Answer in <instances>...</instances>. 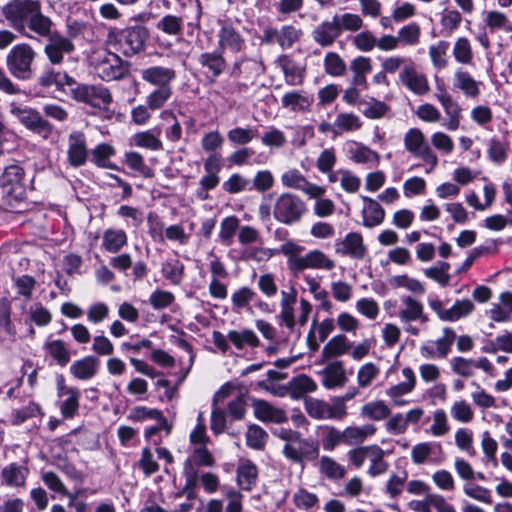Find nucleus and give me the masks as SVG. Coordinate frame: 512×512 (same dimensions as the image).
I'll list each match as a JSON object with an SVG mask.
<instances>
[{
  "label": "nucleus",
  "instance_id": "obj_57",
  "mask_svg": "<svg viewBox=\"0 0 512 512\" xmlns=\"http://www.w3.org/2000/svg\"><path fill=\"white\" fill-rule=\"evenodd\" d=\"M183 17L165 15L156 24V28L168 35H179L182 32Z\"/></svg>",
  "mask_w": 512,
  "mask_h": 512
},
{
  "label": "nucleus",
  "instance_id": "obj_58",
  "mask_svg": "<svg viewBox=\"0 0 512 512\" xmlns=\"http://www.w3.org/2000/svg\"><path fill=\"white\" fill-rule=\"evenodd\" d=\"M0 329H2L12 341L15 340L17 332L12 323L10 304L6 299L0 301Z\"/></svg>",
  "mask_w": 512,
  "mask_h": 512
},
{
  "label": "nucleus",
  "instance_id": "obj_33",
  "mask_svg": "<svg viewBox=\"0 0 512 512\" xmlns=\"http://www.w3.org/2000/svg\"><path fill=\"white\" fill-rule=\"evenodd\" d=\"M228 340L235 346L236 349L242 350L246 346L256 348L260 344V340L255 332L251 329L230 330L227 334Z\"/></svg>",
  "mask_w": 512,
  "mask_h": 512
},
{
  "label": "nucleus",
  "instance_id": "obj_49",
  "mask_svg": "<svg viewBox=\"0 0 512 512\" xmlns=\"http://www.w3.org/2000/svg\"><path fill=\"white\" fill-rule=\"evenodd\" d=\"M319 471L330 480H339L346 475L345 467L329 456H322L320 458Z\"/></svg>",
  "mask_w": 512,
  "mask_h": 512
},
{
  "label": "nucleus",
  "instance_id": "obj_5",
  "mask_svg": "<svg viewBox=\"0 0 512 512\" xmlns=\"http://www.w3.org/2000/svg\"><path fill=\"white\" fill-rule=\"evenodd\" d=\"M36 52L26 43L17 44L12 47L7 55V67L10 73L21 80H28L33 75L32 64Z\"/></svg>",
  "mask_w": 512,
  "mask_h": 512
},
{
  "label": "nucleus",
  "instance_id": "obj_38",
  "mask_svg": "<svg viewBox=\"0 0 512 512\" xmlns=\"http://www.w3.org/2000/svg\"><path fill=\"white\" fill-rule=\"evenodd\" d=\"M185 485L181 491L176 494V497L185 496L187 500L191 501L196 498V486L198 482L197 471L192 466V461L187 459L184 463Z\"/></svg>",
  "mask_w": 512,
  "mask_h": 512
},
{
  "label": "nucleus",
  "instance_id": "obj_41",
  "mask_svg": "<svg viewBox=\"0 0 512 512\" xmlns=\"http://www.w3.org/2000/svg\"><path fill=\"white\" fill-rule=\"evenodd\" d=\"M316 382L307 375H299L290 382V395L294 399H300L307 393L316 391Z\"/></svg>",
  "mask_w": 512,
  "mask_h": 512
},
{
  "label": "nucleus",
  "instance_id": "obj_47",
  "mask_svg": "<svg viewBox=\"0 0 512 512\" xmlns=\"http://www.w3.org/2000/svg\"><path fill=\"white\" fill-rule=\"evenodd\" d=\"M184 264L178 259H171L162 264L161 272L173 285H180L184 278Z\"/></svg>",
  "mask_w": 512,
  "mask_h": 512
},
{
  "label": "nucleus",
  "instance_id": "obj_25",
  "mask_svg": "<svg viewBox=\"0 0 512 512\" xmlns=\"http://www.w3.org/2000/svg\"><path fill=\"white\" fill-rule=\"evenodd\" d=\"M29 469L17 463H10L1 471L2 484L10 487H22L25 485Z\"/></svg>",
  "mask_w": 512,
  "mask_h": 512
},
{
  "label": "nucleus",
  "instance_id": "obj_61",
  "mask_svg": "<svg viewBox=\"0 0 512 512\" xmlns=\"http://www.w3.org/2000/svg\"><path fill=\"white\" fill-rule=\"evenodd\" d=\"M453 55L457 62L461 64H470L473 59V52L470 42L465 37L456 40L453 47Z\"/></svg>",
  "mask_w": 512,
  "mask_h": 512
},
{
  "label": "nucleus",
  "instance_id": "obj_7",
  "mask_svg": "<svg viewBox=\"0 0 512 512\" xmlns=\"http://www.w3.org/2000/svg\"><path fill=\"white\" fill-rule=\"evenodd\" d=\"M113 36L123 54L133 56L144 50L145 43L149 38V32L147 28L138 25L120 30L116 34L111 32L109 38L111 39Z\"/></svg>",
  "mask_w": 512,
  "mask_h": 512
},
{
  "label": "nucleus",
  "instance_id": "obj_10",
  "mask_svg": "<svg viewBox=\"0 0 512 512\" xmlns=\"http://www.w3.org/2000/svg\"><path fill=\"white\" fill-rule=\"evenodd\" d=\"M283 455L294 463L314 460L319 456V446L310 439L303 438L301 433L283 447Z\"/></svg>",
  "mask_w": 512,
  "mask_h": 512
},
{
  "label": "nucleus",
  "instance_id": "obj_13",
  "mask_svg": "<svg viewBox=\"0 0 512 512\" xmlns=\"http://www.w3.org/2000/svg\"><path fill=\"white\" fill-rule=\"evenodd\" d=\"M199 65L203 69V73L209 83L213 84L218 77L225 71L227 62L223 53L219 50L212 52H204L198 56Z\"/></svg>",
  "mask_w": 512,
  "mask_h": 512
},
{
  "label": "nucleus",
  "instance_id": "obj_3",
  "mask_svg": "<svg viewBox=\"0 0 512 512\" xmlns=\"http://www.w3.org/2000/svg\"><path fill=\"white\" fill-rule=\"evenodd\" d=\"M24 175V169L17 164H13L7 166L0 176L2 195L11 206L14 202H22L26 198Z\"/></svg>",
  "mask_w": 512,
  "mask_h": 512
},
{
  "label": "nucleus",
  "instance_id": "obj_30",
  "mask_svg": "<svg viewBox=\"0 0 512 512\" xmlns=\"http://www.w3.org/2000/svg\"><path fill=\"white\" fill-rule=\"evenodd\" d=\"M352 344L348 342L347 337L344 334H338L332 337L322 349V360L326 362L331 358H335L344 355L349 351Z\"/></svg>",
  "mask_w": 512,
  "mask_h": 512
},
{
  "label": "nucleus",
  "instance_id": "obj_32",
  "mask_svg": "<svg viewBox=\"0 0 512 512\" xmlns=\"http://www.w3.org/2000/svg\"><path fill=\"white\" fill-rule=\"evenodd\" d=\"M258 468L250 460L240 464L237 468V483L241 489L250 491L257 482Z\"/></svg>",
  "mask_w": 512,
  "mask_h": 512
},
{
  "label": "nucleus",
  "instance_id": "obj_42",
  "mask_svg": "<svg viewBox=\"0 0 512 512\" xmlns=\"http://www.w3.org/2000/svg\"><path fill=\"white\" fill-rule=\"evenodd\" d=\"M246 445L256 451L265 449L268 433L257 424H250L245 433Z\"/></svg>",
  "mask_w": 512,
  "mask_h": 512
},
{
  "label": "nucleus",
  "instance_id": "obj_51",
  "mask_svg": "<svg viewBox=\"0 0 512 512\" xmlns=\"http://www.w3.org/2000/svg\"><path fill=\"white\" fill-rule=\"evenodd\" d=\"M133 144L137 147L146 148L153 151L163 149V144L158 136L151 130L138 132L132 137Z\"/></svg>",
  "mask_w": 512,
  "mask_h": 512
},
{
  "label": "nucleus",
  "instance_id": "obj_43",
  "mask_svg": "<svg viewBox=\"0 0 512 512\" xmlns=\"http://www.w3.org/2000/svg\"><path fill=\"white\" fill-rule=\"evenodd\" d=\"M258 137V130L251 127H234L227 132L229 142L234 146H243Z\"/></svg>",
  "mask_w": 512,
  "mask_h": 512
},
{
  "label": "nucleus",
  "instance_id": "obj_46",
  "mask_svg": "<svg viewBox=\"0 0 512 512\" xmlns=\"http://www.w3.org/2000/svg\"><path fill=\"white\" fill-rule=\"evenodd\" d=\"M390 414V408L381 400L368 402L361 408V416L374 421L384 420Z\"/></svg>",
  "mask_w": 512,
  "mask_h": 512
},
{
  "label": "nucleus",
  "instance_id": "obj_22",
  "mask_svg": "<svg viewBox=\"0 0 512 512\" xmlns=\"http://www.w3.org/2000/svg\"><path fill=\"white\" fill-rule=\"evenodd\" d=\"M284 73L286 83L291 86L301 85L305 77V68L298 65L290 56L281 55L276 60Z\"/></svg>",
  "mask_w": 512,
  "mask_h": 512
},
{
  "label": "nucleus",
  "instance_id": "obj_23",
  "mask_svg": "<svg viewBox=\"0 0 512 512\" xmlns=\"http://www.w3.org/2000/svg\"><path fill=\"white\" fill-rule=\"evenodd\" d=\"M255 417L262 422L284 423L287 415L283 409L269 404L265 400H255L253 403Z\"/></svg>",
  "mask_w": 512,
  "mask_h": 512
},
{
  "label": "nucleus",
  "instance_id": "obj_36",
  "mask_svg": "<svg viewBox=\"0 0 512 512\" xmlns=\"http://www.w3.org/2000/svg\"><path fill=\"white\" fill-rule=\"evenodd\" d=\"M115 154V148L108 143L98 144L91 151V161L98 167L118 170L119 168L110 162V157Z\"/></svg>",
  "mask_w": 512,
  "mask_h": 512
},
{
  "label": "nucleus",
  "instance_id": "obj_27",
  "mask_svg": "<svg viewBox=\"0 0 512 512\" xmlns=\"http://www.w3.org/2000/svg\"><path fill=\"white\" fill-rule=\"evenodd\" d=\"M480 82L476 81L467 71L458 69L454 75L453 86L463 92L468 98H477L480 95Z\"/></svg>",
  "mask_w": 512,
  "mask_h": 512
},
{
  "label": "nucleus",
  "instance_id": "obj_50",
  "mask_svg": "<svg viewBox=\"0 0 512 512\" xmlns=\"http://www.w3.org/2000/svg\"><path fill=\"white\" fill-rule=\"evenodd\" d=\"M435 448L440 452L442 451L440 443L422 442L416 444L411 450L412 462L416 465L424 464L433 454Z\"/></svg>",
  "mask_w": 512,
  "mask_h": 512
},
{
  "label": "nucleus",
  "instance_id": "obj_35",
  "mask_svg": "<svg viewBox=\"0 0 512 512\" xmlns=\"http://www.w3.org/2000/svg\"><path fill=\"white\" fill-rule=\"evenodd\" d=\"M376 427L366 424L362 427L350 426L343 430L344 444L348 446L361 444L369 436L374 435Z\"/></svg>",
  "mask_w": 512,
  "mask_h": 512
},
{
  "label": "nucleus",
  "instance_id": "obj_56",
  "mask_svg": "<svg viewBox=\"0 0 512 512\" xmlns=\"http://www.w3.org/2000/svg\"><path fill=\"white\" fill-rule=\"evenodd\" d=\"M325 72L333 77L342 76L346 72V64L336 52H328L324 58Z\"/></svg>",
  "mask_w": 512,
  "mask_h": 512
},
{
  "label": "nucleus",
  "instance_id": "obj_45",
  "mask_svg": "<svg viewBox=\"0 0 512 512\" xmlns=\"http://www.w3.org/2000/svg\"><path fill=\"white\" fill-rule=\"evenodd\" d=\"M130 418L134 421H143L147 418L155 419L158 422H161V425L164 427L166 434H170L171 425L168 423L167 419L163 416L162 412L158 409L147 408V407H136L133 409Z\"/></svg>",
  "mask_w": 512,
  "mask_h": 512
},
{
  "label": "nucleus",
  "instance_id": "obj_19",
  "mask_svg": "<svg viewBox=\"0 0 512 512\" xmlns=\"http://www.w3.org/2000/svg\"><path fill=\"white\" fill-rule=\"evenodd\" d=\"M337 19L338 14H335L331 20L323 21L312 31L313 40L321 47L333 45L335 40L340 37L341 31Z\"/></svg>",
  "mask_w": 512,
  "mask_h": 512
},
{
  "label": "nucleus",
  "instance_id": "obj_28",
  "mask_svg": "<svg viewBox=\"0 0 512 512\" xmlns=\"http://www.w3.org/2000/svg\"><path fill=\"white\" fill-rule=\"evenodd\" d=\"M349 68L353 73L351 84L353 86L367 88L366 75L372 70L371 59L365 56H358L351 61Z\"/></svg>",
  "mask_w": 512,
  "mask_h": 512
},
{
  "label": "nucleus",
  "instance_id": "obj_31",
  "mask_svg": "<svg viewBox=\"0 0 512 512\" xmlns=\"http://www.w3.org/2000/svg\"><path fill=\"white\" fill-rule=\"evenodd\" d=\"M128 237L123 229L108 228L103 233L102 247L109 253H117L127 245Z\"/></svg>",
  "mask_w": 512,
  "mask_h": 512
},
{
  "label": "nucleus",
  "instance_id": "obj_29",
  "mask_svg": "<svg viewBox=\"0 0 512 512\" xmlns=\"http://www.w3.org/2000/svg\"><path fill=\"white\" fill-rule=\"evenodd\" d=\"M347 154L349 159L355 163L379 162V155L376 151L356 141H351L347 144Z\"/></svg>",
  "mask_w": 512,
  "mask_h": 512
},
{
  "label": "nucleus",
  "instance_id": "obj_14",
  "mask_svg": "<svg viewBox=\"0 0 512 512\" xmlns=\"http://www.w3.org/2000/svg\"><path fill=\"white\" fill-rule=\"evenodd\" d=\"M89 157L86 136L81 131H73L68 136L67 160L68 163L78 168L86 164Z\"/></svg>",
  "mask_w": 512,
  "mask_h": 512
},
{
  "label": "nucleus",
  "instance_id": "obj_18",
  "mask_svg": "<svg viewBox=\"0 0 512 512\" xmlns=\"http://www.w3.org/2000/svg\"><path fill=\"white\" fill-rule=\"evenodd\" d=\"M335 251L342 256H349L353 259H363L366 254V247L361 234L357 232L348 233L344 239L335 243Z\"/></svg>",
  "mask_w": 512,
  "mask_h": 512
},
{
  "label": "nucleus",
  "instance_id": "obj_21",
  "mask_svg": "<svg viewBox=\"0 0 512 512\" xmlns=\"http://www.w3.org/2000/svg\"><path fill=\"white\" fill-rule=\"evenodd\" d=\"M319 374L322 376V385L327 389L343 387L347 382L342 361L329 363Z\"/></svg>",
  "mask_w": 512,
  "mask_h": 512
},
{
  "label": "nucleus",
  "instance_id": "obj_6",
  "mask_svg": "<svg viewBox=\"0 0 512 512\" xmlns=\"http://www.w3.org/2000/svg\"><path fill=\"white\" fill-rule=\"evenodd\" d=\"M94 69L103 81L120 80L129 70L128 65L115 53L100 51L93 57Z\"/></svg>",
  "mask_w": 512,
  "mask_h": 512
},
{
  "label": "nucleus",
  "instance_id": "obj_12",
  "mask_svg": "<svg viewBox=\"0 0 512 512\" xmlns=\"http://www.w3.org/2000/svg\"><path fill=\"white\" fill-rule=\"evenodd\" d=\"M300 29L292 25H284L280 29L268 26L260 37L261 44L272 45L278 43L282 49L291 48L301 37Z\"/></svg>",
  "mask_w": 512,
  "mask_h": 512
},
{
  "label": "nucleus",
  "instance_id": "obj_2",
  "mask_svg": "<svg viewBox=\"0 0 512 512\" xmlns=\"http://www.w3.org/2000/svg\"><path fill=\"white\" fill-rule=\"evenodd\" d=\"M305 202L292 193L280 194L273 205L274 219L284 225H292L299 222L306 213Z\"/></svg>",
  "mask_w": 512,
  "mask_h": 512
},
{
  "label": "nucleus",
  "instance_id": "obj_44",
  "mask_svg": "<svg viewBox=\"0 0 512 512\" xmlns=\"http://www.w3.org/2000/svg\"><path fill=\"white\" fill-rule=\"evenodd\" d=\"M227 391H224L223 388L220 389L213 397V410L211 413V430L215 434H221L226 429V415L224 410L217 407V401L219 397H226Z\"/></svg>",
  "mask_w": 512,
  "mask_h": 512
},
{
  "label": "nucleus",
  "instance_id": "obj_24",
  "mask_svg": "<svg viewBox=\"0 0 512 512\" xmlns=\"http://www.w3.org/2000/svg\"><path fill=\"white\" fill-rule=\"evenodd\" d=\"M99 369V360L95 356H86L80 360L74 361L69 370L74 378L78 380L92 379Z\"/></svg>",
  "mask_w": 512,
  "mask_h": 512
},
{
  "label": "nucleus",
  "instance_id": "obj_63",
  "mask_svg": "<svg viewBox=\"0 0 512 512\" xmlns=\"http://www.w3.org/2000/svg\"><path fill=\"white\" fill-rule=\"evenodd\" d=\"M352 44L359 51L369 52L377 47V38L370 30H364L353 36Z\"/></svg>",
  "mask_w": 512,
  "mask_h": 512
},
{
  "label": "nucleus",
  "instance_id": "obj_11",
  "mask_svg": "<svg viewBox=\"0 0 512 512\" xmlns=\"http://www.w3.org/2000/svg\"><path fill=\"white\" fill-rule=\"evenodd\" d=\"M218 50L222 53L229 51L234 54L241 53L246 48V40L238 29L229 21H218Z\"/></svg>",
  "mask_w": 512,
  "mask_h": 512
},
{
  "label": "nucleus",
  "instance_id": "obj_17",
  "mask_svg": "<svg viewBox=\"0 0 512 512\" xmlns=\"http://www.w3.org/2000/svg\"><path fill=\"white\" fill-rule=\"evenodd\" d=\"M334 267L335 262L328 258L322 251L316 249L293 262V274L297 275L299 272L308 268L332 270Z\"/></svg>",
  "mask_w": 512,
  "mask_h": 512
},
{
  "label": "nucleus",
  "instance_id": "obj_53",
  "mask_svg": "<svg viewBox=\"0 0 512 512\" xmlns=\"http://www.w3.org/2000/svg\"><path fill=\"white\" fill-rule=\"evenodd\" d=\"M338 135L344 132L356 131L361 128L362 122L354 113H339L335 119Z\"/></svg>",
  "mask_w": 512,
  "mask_h": 512
},
{
  "label": "nucleus",
  "instance_id": "obj_26",
  "mask_svg": "<svg viewBox=\"0 0 512 512\" xmlns=\"http://www.w3.org/2000/svg\"><path fill=\"white\" fill-rule=\"evenodd\" d=\"M365 205L362 211L363 225L372 228L380 225L385 218V211L382 206L372 198L362 197Z\"/></svg>",
  "mask_w": 512,
  "mask_h": 512
},
{
  "label": "nucleus",
  "instance_id": "obj_8",
  "mask_svg": "<svg viewBox=\"0 0 512 512\" xmlns=\"http://www.w3.org/2000/svg\"><path fill=\"white\" fill-rule=\"evenodd\" d=\"M52 27H49L48 35L38 37L47 39L43 52L51 65L58 66L64 62L65 55L75 51V45L65 35L52 31Z\"/></svg>",
  "mask_w": 512,
  "mask_h": 512
},
{
  "label": "nucleus",
  "instance_id": "obj_64",
  "mask_svg": "<svg viewBox=\"0 0 512 512\" xmlns=\"http://www.w3.org/2000/svg\"><path fill=\"white\" fill-rule=\"evenodd\" d=\"M448 49L449 43L444 40H441L436 45L429 47V56L436 68L442 69L447 66L446 53Z\"/></svg>",
  "mask_w": 512,
  "mask_h": 512
},
{
  "label": "nucleus",
  "instance_id": "obj_15",
  "mask_svg": "<svg viewBox=\"0 0 512 512\" xmlns=\"http://www.w3.org/2000/svg\"><path fill=\"white\" fill-rule=\"evenodd\" d=\"M11 113L15 115L26 128L33 132L46 136L52 131L50 123L34 109L12 106Z\"/></svg>",
  "mask_w": 512,
  "mask_h": 512
},
{
  "label": "nucleus",
  "instance_id": "obj_52",
  "mask_svg": "<svg viewBox=\"0 0 512 512\" xmlns=\"http://www.w3.org/2000/svg\"><path fill=\"white\" fill-rule=\"evenodd\" d=\"M509 143L505 139L491 138L488 142V157L497 164L503 163L507 158Z\"/></svg>",
  "mask_w": 512,
  "mask_h": 512
},
{
  "label": "nucleus",
  "instance_id": "obj_59",
  "mask_svg": "<svg viewBox=\"0 0 512 512\" xmlns=\"http://www.w3.org/2000/svg\"><path fill=\"white\" fill-rule=\"evenodd\" d=\"M125 162L131 169L139 172L146 178L154 176V171L145 164L143 156L138 152L131 151L126 153Z\"/></svg>",
  "mask_w": 512,
  "mask_h": 512
},
{
  "label": "nucleus",
  "instance_id": "obj_48",
  "mask_svg": "<svg viewBox=\"0 0 512 512\" xmlns=\"http://www.w3.org/2000/svg\"><path fill=\"white\" fill-rule=\"evenodd\" d=\"M65 396L66 398L59 402V409L64 418L71 419L78 413L81 393L77 388H72Z\"/></svg>",
  "mask_w": 512,
  "mask_h": 512
},
{
  "label": "nucleus",
  "instance_id": "obj_4",
  "mask_svg": "<svg viewBox=\"0 0 512 512\" xmlns=\"http://www.w3.org/2000/svg\"><path fill=\"white\" fill-rule=\"evenodd\" d=\"M71 98L98 110H108L113 101L112 93L102 84L83 83L71 90Z\"/></svg>",
  "mask_w": 512,
  "mask_h": 512
},
{
  "label": "nucleus",
  "instance_id": "obj_1",
  "mask_svg": "<svg viewBox=\"0 0 512 512\" xmlns=\"http://www.w3.org/2000/svg\"><path fill=\"white\" fill-rule=\"evenodd\" d=\"M10 27L28 38L46 36L53 26L50 17L42 13L40 0H11L1 9Z\"/></svg>",
  "mask_w": 512,
  "mask_h": 512
},
{
  "label": "nucleus",
  "instance_id": "obj_55",
  "mask_svg": "<svg viewBox=\"0 0 512 512\" xmlns=\"http://www.w3.org/2000/svg\"><path fill=\"white\" fill-rule=\"evenodd\" d=\"M421 29L418 23L411 22L398 30L400 44L415 46L420 41Z\"/></svg>",
  "mask_w": 512,
  "mask_h": 512
},
{
  "label": "nucleus",
  "instance_id": "obj_34",
  "mask_svg": "<svg viewBox=\"0 0 512 512\" xmlns=\"http://www.w3.org/2000/svg\"><path fill=\"white\" fill-rule=\"evenodd\" d=\"M402 303L404 304V308L399 311V317L403 322H411L419 319L424 322L427 320V318L423 316V305L419 301L411 296H405L402 298Z\"/></svg>",
  "mask_w": 512,
  "mask_h": 512
},
{
  "label": "nucleus",
  "instance_id": "obj_9",
  "mask_svg": "<svg viewBox=\"0 0 512 512\" xmlns=\"http://www.w3.org/2000/svg\"><path fill=\"white\" fill-rule=\"evenodd\" d=\"M404 146L409 153L429 164L432 169L437 166V155L420 129L411 128L406 132L404 135Z\"/></svg>",
  "mask_w": 512,
  "mask_h": 512
},
{
  "label": "nucleus",
  "instance_id": "obj_54",
  "mask_svg": "<svg viewBox=\"0 0 512 512\" xmlns=\"http://www.w3.org/2000/svg\"><path fill=\"white\" fill-rule=\"evenodd\" d=\"M172 96L171 87H156L146 97V104L151 110H159L165 106Z\"/></svg>",
  "mask_w": 512,
  "mask_h": 512
},
{
  "label": "nucleus",
  "instance_id": "obj_39",
  "mask_svg": "<svg viewBox=\"0 0 512 512\" xmlns=\"http://www.w3.org/2000/svg\"><path fill=\"white\" fill-rule=\"evenodd\" d=\"M384 450L378 445H370L368 454V460L370 461V467L368 474L372 477L381 475L388 470V463L384 460Z\"/></svg>",
  "mask_w": 512,
  "mask_h": 512
},
{
  "label": "nucleus",
  "instance_id": "obj_62",
  "mask_svg": "<svg viewBox=\"0 0 512 512\" xmlns=\"http://www.w3.org/2000/svg\"><path fill=\"white\" fill-rule=\"evenodd\" d=\"M475 306L469 299L457 300L451 308L448 309L447 321H457L460 318L468 316L474 310Z\"/></svg>",
  "mask_w": 512,
  "mask_h": 512
},
{
  "label": "nucleus",
  "instance_id": "obj_20",
  "mask_svg": "<svg viewBox=\"0 0 512 512\" xmlns=\"http://www.w3.org/2000/svg\"><path fill=\"white\" fill-rule=\"evenodd\" d=\"M141 78L156 87H171V82L176 78V71L164 66H150L141 70Z\"/></svg>",
  "mask_w": 512,
  "mask_h": 512
},
{
  "label": "nucleus",
  "instance_id": "obj_16",
  "mask_svg": "<svg viewBox=\"0 0 512 512\" xmlns=\"http://www.w3.org/2000/svg\"><path fill=\"white\" fill-rule=\"evenodd\" d=\"M399 79L407 89L417 95H424L430 90L426 76L419 73L413 63L403 67Z\"/></svg>",
  "mask_w": 512,
  "mask_h": 512
},
{
  "label": "nucleus",
  "instance_id": "obj_40",
  "mask_svg": "<svg viewBox=\"0 0 512 512\" xmlns=\"http://www.w3.org/2000/svg\"><path fill=\"white\" fill-rule=\"evenodd\" d=\"M281 103L284 108H289L294 112L307 111L313 103V98L297 91H293L284 94L281 99Z\"/></svg>",
  "mask_w": 512,
  "mask_h": 512
},
{
  "label": "nucleus",
  "instance_id": "obj_37",
  "mask_svg": "<svg viewBox=\"0 0 512 512\" xmlns=\"http://www.w3.org/2000/svg\"><path fill=\"white\" fill-rule=\"evenodd\" d=\"M44 350L62 367L66 366L71 360V353L63 340L46 341Z\"/></svg>",
  "mask_w": 512,
  "mask_h": 512
},
{
  "label": "nucleus",
  "instance_id": "obj_60",
  "mask_svg": "<svg viewBox=\"0 0 512 512\" xmlns=\"http://www.w3.org/2000/svg\"><path fill=\"white\" fill-rule=\"evenodd\" d=\"M305 409L314 419H329V403L316 398L305 399Z\"/></svg>",
  "mask_w": 512,
  "mask_h": 512
}]
</instances>
